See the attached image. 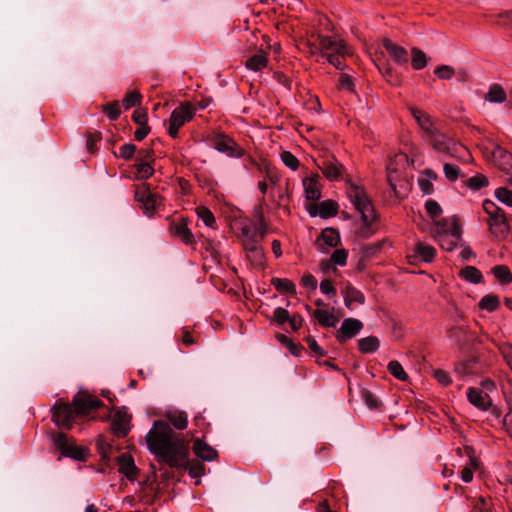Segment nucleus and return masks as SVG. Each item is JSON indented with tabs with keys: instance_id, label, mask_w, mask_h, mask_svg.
<instances>
[{
	"instance_id": "39",
	"label": "nucleus",
	"mask_w": 512,
	"mask_h": 512,
	"mask_svg": "<svg viewBox=\"0 0 512 512\" xmlns=\"http://www.w3.org/2000/svg\"><path fill=\"white\" fill-rule=\"evenodd\" d=\"M142 96L138 91H131L126 94L124 99L122 100V104L125 109H130L131 107L140 105Z\"/></svg>"
},
{
	"instance_id": "40",
	"label": "nucleus",
	"mask_w": 512,
	"mask_h": 512,
	"mask_svg": "<svg viewBox=\"0 0 512 512\" xmlns=\"http://www.w3.org/2000/svg\"><path fill=\"white\" fill-rule=\"evenodd\" d=\"M196 213L198 217L204 222V224L208 227H212L215 222V217L213 213L204 206H200L196 208Z\"/></svg>"
},
{
	"instance_id": "38",
	"label": "nucleus",
	"mask_w": 512,
	"mask_h": 512,
	"mask_svg": "<svg viewBox=\"0 0 512 512\" xmlns=\"http://www.w3.org/2000/svg\"><path fill=\"white\" fill-rule=\"evenodd\" d=\"M159 203L160 198L156 194L151 193L150 197H147V200H144L141 205L144 213L147 216H151Z\"/></svg>"
},
{
	"instance_id": "8",
	"label": "nucleus",
	"mask_w": 512,
	"mask_h": 512,
	"mask_svg": "<svg viewBox=\"0 0 512 512\" xmlns=\"http://www.w3.org/2000/svg\"><path fill=\"white\" fill-rule=\"evenodd\" d=\"M75 410L72 405L64 402L56 403L53 408L52 419L58 427L70 428L75 417Z\"/></svg>"
},
{
	"instance_id": "48",
	"label": "nucleus",
	"mask_w": 512,
	"mask_h": 512,
	"mask_svg": "<svg viewBox=\"0 0 512 512\" xmlns=\"http://www.w3.org/2000/svg\"><path fill=\"white\" fill-rule=\"evenodd\" d=\"M133 121L139 126L148 125L147 111L143 108H138L133 112Z\"/></svg>"
},
{
	"instance_id": "34",
	"label": "nucleus",
	"mask_w": 512,
	"mask_h": 512,
	"mask_svg": "<svg viewBox=\"0 0 512 512\" xmlns=\"http://www.w3.org/2000/svg\"><path fill=\"white\" fill-rule=\"evenodd\" d=\"M411 53H412V61H411L412 67L415 70L423 69L427 65V58H426L425 53L422 50L415 48V47L411 49Z\"/></svg>"
},
{
	"instance_id": "6",
	"label": "nucleus",
	"mask_w": 512,
	"mask_h": 512,
	"mask_svg": "<svg viewBox=\"0 0 512 512\" xmlns=\"http://www.w3.org/2000/svg\"><path fill=\"white\" fill-rule=\"evenodd\" d=\"M317 42L319 43V54L322 57H328L329 54L337 53L338 55L347 56L351 54L349 47L342 41L333 39L330 36L317 34Z\"/></svg>"
},
{
	"instance_id": "47",
	"label": "nucleus",
	"mask_w": 512,
	"mask_h": 512,
	"mask_svg": "<svg viewBox=\"0 0 512 512\" xmlns=\"http://www.w3.org/2000/svg\"><path fill=\"white\" fill-rule=\"evenodd\" d=\"M434 73L438 78L447 80L451 79L455 74L454 69L448 65H442L437 67Z\"/></svg>"
},
{
	"instance_id": "63",
	"label": "nucleus",
	"mask_w": 512,
	"mask_h": 512,
	"mask_svg": "<svg viewBox=\"0 0 512 512\" xmlns=\"http://www.w3.org/2000/svg\"><path fill=\"white\" fill-rule=\"evenodd\" d=\"M503 357L512 370V346H507L502 350Z\"/></svg>"
},
{
	"instance_id": "41",
	"label": "nucleus",
	"mask_w": 512,
	"mask_h": 512,
	"mask_svg": "<svg viewBox=\"0 0 512 512\" xmlns=\"http://www.w3.org/2000/svg\"><path fill=\"white\" fill-rule=\"evenodd\" d=\"M137 175L136 177L140 180L148 179L150 176H152L154 169L152 168L150 162L144 161L139 162L137 164Z\"/></svg>"
},
{
	"instance_id": "55",
	"label": "nucleus",
	"mask_w": 512,
	"mask_h": 512,
	"mask_svg": "<svg viewBox=\"0 0 512 512\" xmlns=\"http://www.w3.org/2000/svg\"><path fill=\"white\" fill-rule=\"evenodd\" d=\"M340 57H343V56L338 55L337 53L329 54L328 57H326V60L329 64L333 65L336 69L344 70L346 66L340 60Z\"/></svg>"
},
{
	"instance_id": "30",
	"label": "nucleus",
	"mask_w": 512,
	"mask_h": 512,
	"mask_svg": "<svg viewBox=\"0 0 512 512\" xmlns=\"http://www.w3.org/2000/svg\"><path fill=\"white\" fill-rule=\"evenodd\" d=\"M492 273L501 284H509L512 282V273L505 265H497L493 267Z\"/></svg>"
},
{
	"instance_id": "27",
	"label": "nucleus",
	"mask_w": 512,
	"mask_h": 512,
	"mask_svg": "<svg viewBox=\"0 0 512 512\" xmlns=\"http://www.w3.org/2000/svg\"><path fill=\"white\" fill-rule=\"evenodd\" d=\"M415 253L420 260L431 262L435 257L436 250L431 245L419 242L415 246Z\"/></svg>"
},
{
	"instance_id": "51",
	"label": "nucleus",
	"mask_w": 512,
	"mask_h": 512,
	"mask_svg": "<svg viewBox=\"0 0 512 512\" xmlns=\"http://www.w3.org/2000/svg\"><path fill=\"white\" fill-rule=\"evenodd\" d=\"M425 208L427 213L433 218L438 217L442 213L439 203L434 200H428L425 204Z\"/></svg>"
},
{
	"instance_id": "1",
	"label": "nucleus",
	"mask_w": 512,
	"mask_h": 512,
	"mask_svg": "<svg viewBox=\"0 0 512 512\" xmlns=\"http://www.w3.org/2000/svg\"><path fill=\"white\" fill-rule=\"evenodd\" d=\"M148 450L171 467L184 466L189 457V445L177 436L164 421H155L145 437Z\"/></svg>"
},
{
	"instance_id": "17",
	"label": "nucleus",
	"mask_w": 512,
	"mask_h": 512,
	"mask_svg": "<svg viewBox=\"0 0 512 512\" xmlns=\"http://www.w3.org/2000/svg\"><path fill=\"white\" fill-rule=\"evenodd\" d=\"M382 43L386 51L395 61V63H397L398 65H403L408 62V52L405 48L397 45L390 39H384Z\"/></svg>"
},
{
	"instance_id": "43",
	"label": "nucleus",
	"mask_w": 512,
	"mask_h": 512,
	"mask_svg": "<svg viewBox=\"0 0 512 512\" xmlns=\"http://www.w3.org/2000/svg\"><path fill=\"white\" fill-rule=\"evenodd\" d=\"M487 185L488 179L482 174H477L467 181V186L472 190H479Z\"/></svg>"
},
{
	"instance_id": "31",
	"label": "nucleus",
	"mask_w": 512,
	"mask_h": 512,
	"mask_svg": "<svg viewBox=\"0 0 512 512\" xmlns=\"http://www.w3.org/2000/svg\"><path fill=\"white\" fill-rule=\"evenodd\" d=\"M379 340L376 337L369 336L358 341L359 350L363 353H373L379 348Z\"/></svg>"
},
{
	"instance_id": "7",
	"label": "nucleus",
	"mask_w": 512,
	"mask_h": 512,
	"mask_svg": "<svg viewBox=\"0 0 512 512\" xmlns=\"http://www.w3.org/2000/svg\"><path fill=\"white\" fill-rule=\"evenodd\" d=\"M433 148L443 154H447L450 156H456L459 149H461V145L456 143L453 139L446 137L439 130L436 131L433 135L428 137Z\"/></svg>"
},
{
	"instance_id": "58",
	"label": "nucleus",
	"mask_w": 512,
	"mask_h": 512,
	"mask_svg": "<svg viewBox=\"0 0 512 512\" xmlns=\"http://www.w3.org/2000/svg\"><path fill=\"white\" fill-rule=\"evenodd\" d=\"M150 132V127L148 125L139 126L135 131L134 136L138 141L143 140Z\"/></svg>"
},
{
	"instance_id": "54",
	"label": "nucleus",
	"mask_w": 512,
	"mask_h": 512,
	"mask_svg": "<svg viewBox=\"0 0 512 512\" xmlns=\"http://www.w3.org/2000/svg\"><path fill=\"white\" fill-rule=\"evenodd\" d=\"M289 317V312L284 308L279 307L274 311L273 319L279 324H284L289 320Z\"/></svg>"
},
{
	"instance_id": "23",
	"label": "nucleus",
	"mask_w": 512,
	"mask_h": 512,
	"mask_svg": "<svg viewBox=\"0 0 512 512\" xmlns=\"http://www.w3.org/2000/svg\"><path fill=\"white\" fill-rule=\"evenodd\" d=\"M319 176L316 174L313 177L307 178L303 180V186L305 191V196L308 200H318L321 197V192L318 184Z\"/></svg>"
},
{
	"instance_id": "60",
	"label": "nucleus",
	"mask_w": 512,
	"mask_h": 512,
	"mask_svg": "<svg viewBox=\"0 0 512 512\" xmlns=\"http://www.w3.org/2000/svg\"><path fill=\"white\" fill-rule=\"evenodd\" d=\"M302 284L303 286L310 288V289H316L317 281L311 274L305 275L302 278Z\"/></svg>"
},
{
	"instance_id": "13",
	"label": "nucleus",
	"mask_w": 512,
	"mask_h": 512,
	"mask_svg": "<svg viewBox=\"0 0 512 512\" xmlns=\"http://www.w3.org/2000/svg\"><path fill=\"white\" fill-rule=\"evenodd\" d=\"M467 398L473 406L483 411L488 410L492 405V400L489 394L477 388H469L467 391Z\"/></svg>"
},
{
	"instance_id": "53",
	"label": "nucleus",
	"mask_w": 512,
	"mask_h": 512,
	"mask_svg": "<svg viewBox=\"0 0 512 512\" xmlns=\"http://www.w3.org/2000/svg\"><path fill=\"white\" fill-rule=\"evenodd\" d=\"M151 193L145 185L137 187L135 190V200L142 204L144 200H147V197H150Z\"/></svg>"
},
{
	"instance_id": "21",
	"label": "nucleus",
	"mask_w": 512,
	"mask_h": 512,
	"mask_svg": "<svg viewBox=\"0 0 512 512\" xmlns=\"http://www.w3.org/2000/svg\"><path fill=\"white\" fill-rule=\"evenodd\" d=\"M170 231L172 234L179 237L186 244H190L193 242V235L190 229L188 228L185 219H181L178 222H174L170 227Z\"/></svg>"
},
{
	"instance_id": "2",
	"label": "nucleus",
	"mask_w": 512,
	"mask_h": 512,
	"mask_svg": "<svg viewBox=\"0 0 512 512\" xmlns=\"http://www.w3.org/2000/svg\"><path fill=\"white\" fill-rule=\"evenodd\" d=\"M433 238L442 249L452 251L461 239V227L456 216L435 221L432 227Z\"/></svg>"
},
{
	"instance_id": "45",
	"label": "nucleus",
	"mask_w": 512,
	"mask_h": 512,
	"mask_svg": "<svg viewBox=\"0 0 512 512\" xmlns=\"http://www.w3.org/2000/svg\"><path fill=\"white\" fill-rule=\"evenodd\" d=\"M495 197L503 204L512 207V191L501 187L495 191Z\"/></svg>"
},
{
	"instance_id": "42",
	"label": "nucleus",
	"mask_w": 512,
	"mask_h": 512,
	"mask_svg": "<svg viewBox=\"0 0 512 512\" xmlns=\"http://www.w3.org/2000/svg\"><path fill=\"white\" fill-rule=\"evenodd\" d=\"M443 172H444L445 177L449 181H452V182L456 181L461 175L460 168L457 165L450 164V163L444 164Z\"/></svg>"
},
{
	"instance_id": "26",
	"label": "nucleus",
	"mask_w": 512,
	"mask_h": 512,
	"mask_svg": "<svg viewBox=\"0 0 512 512\" xmlns=\"http://www.w3.org/2000/svg\"><path fill=\"white\" fill-rule=\"evenodd\" d=\"M343 294L345 305L347 307H350L352 303L364 304L365 302L364 294L352 286H347L344 289Z\"/></svg>"
},
{
	"instance_id": "64",
	"label": "nucleus",
	"mask_w": 512,
	"mask_h": 512,
	"mask_svg": "<svg viewBox=\"0 0 512 512\" xmlns=\"http://www.w3.org/2000/svg\"><path fill=\"white\" fill-rule=\"evenodd\" d=\"M503 425L506 428L507 432L512 435V411H509L504 419H503Z\"/></svg>"
},
{
	"instance_id": "16",
	"label": "nucleus",
	"mask_w": 512,
	"mask_h": 512,
	"mask_svg": "<svg viewBox=\"0 0 512 512\" xmlns=\"http://www.w3.org/2000/svg\"><path fill=\"white\" fill-rule=\"evenodd\" d=\"M337 203L332 200L322 201L319 205H310L308 211L311 216L319 215L321 218H329L337 214Z\"/></svg>"
},
{
	"instance_id": "18",
	"label": "nucleus",
	"mask_w": 512,
	"mask_h": 512,
	"mask_svg": "<svg viewBox=\"0 0 512 512\" xmlns=\"http://www.w3.org/2000/svg\"><path fill=\"white\" fill-rule=\"evenodd\" d=\"M363 324L361 321L355 318H346L340 327L338 339L343 340L347 338H352L356 334L360 332Z\"/></svg>"
},
{
	"instance_id": "35",
	"label": "nucleus",
	"mask_w": 512,
	"mask_h": 512,
	"mask_svg": "<svg viewBox=\"0 0 512 512\" xmlns=\"http://www.w3.org/2000/svg\"><path fill=\"white\" fill-rule=\"evenodd\" d=\"M387 369L396 379L400 381H406L408 379V374L405 372L403 366L396 360L390 361L388 363Z\"/></svg>"
},
{
	"instance_id": "5",
	"label": "nucleus",
	"mask_w": 512,
	"mask_h": 512,
	"mask_svg": "<svg viewBox=\"0 0 512 512\" xmlns=\"http://www.w3.org/2000/svg\"><path fill=\"white\" fill-rule=\"evenodd\" d=\"M194 116V109L191 104L186 102L176 108L169 119L168 133L171 137L176 138L178 131L186 122L192 120Z\"/></svg>"
},
{
	"instance_id": "11",
	"label": "nucleus",
	"mask_w": 512,
	"mask_h": 512,
	"mask_svg": "<svg viewBox=\"0 0 512 512\" xmlns=\"http://www.w3.org/2000/svg\"><path fill=\"white\" fill-rule=\"evenodd\" d=\"M214 148L230 157L240 158L243 156V149L233 139L225 135H218L214 139Z\"/></svg>"
},
{
	"instance_id": "19",
	"label": "nucleus",
	"mask_w": 512,
	"mask_h": 512,
	"mask_svg": "<svg viewBox=\"0 0 512 512\" xmlns=\"http://www.w3.org/2000/svg\"><path fill=\"white\" fill-rule=\"evenodd\" d=\"M119 472L125 475L127 478L133 480L137 468L131 455L123 453L118 457Z\"/></svg>"
},
{
	"instance_id": "49",
	"label": "nucleus",
	"mask_w": 512,
	"mask_h": 512,
	"mask_svg": "<svg viewBox=\"0 0 512 512\" xmlns=\"http://www.w3.org/2000/svg\"><path fill=\"white\" fill-rule=\"evenodd\" d=\"M477 468V461L475 459H471L470 466L465 467L461 471V478L465 483H469L473 479V470Z\"/></svg>"
},
{
	"instance_id": "36",
	"label": "nucleus",
	"mask_w": 512,
	"mask_h": 512,
	"mask_svg": "<svg viewBox=\"0 0 512 512\" xmlns=\"http://www.w3.org/2000/svg\"><path fill=\"white\" fill-rule=\"evenodd\" d=\"M321 236L325 244H327L330 247L337 246L340 241L339 233L332 228H327L323 230Z\"/></svg>"
},
{
	"instance_id": "50",
	"label": "nucleus",
	"mask_w": 512,
	"mask_h": 512,
	"mask_svg": "<svg viewBox=\"0 0 512 512\" xmlns=\"http://www.w3.org/2000/svg\"><path fill=\"white\" fill-rule=\"evenodd\" d=\"M331 261L340 266H344L347 261V252L345 249H337L331 255Z\"/></svg>"
},
{
	"instance_id": "59",
	"label": "nucleus",
	"mask_w": 512,
	"mask_h": 512,
	"mask_svg": "<svg viewBox=\"0 0 512 512\" xmlns=\"http://www.w3.org/2000/svg\"><path fill=\"white\" fill-rule=\"evenodd\" d=\"M320 290L322 293L324 294H335L336 290L335 288L333 287L332 283L330 280H323L321 283H320Z\"/></svg>"
},
{
	"instance_id": "29",
	"label": "nucleus",
	"mask_w": 512,
	"mask_h": 512,
	"mask_svg": "<svg viewBox=\"0 0 512 512\" xmlns=\"http://www.w3.org/2000/svg\"><path fill=\"white\" fill-rule=\"evenodd\" d=\"M460 276L474 284H478L482 282L483 276L481 272L474 266H467L461 270Z\"/></svg>"
},
{
	"instance_id": "44",
	"label": "nucleus",
	"mask_w": 512,
	"mask_h": 512,
	"mask_svg": "<svg viewBox=\"0 0 512 512\" xmlns=\"http://www.w3.org/2000/svg\"><path fill=\"white\" fill-rule=\"evenodd\" d=\"M103 112L106 113L109 119L116 120L121 114L119 102L113 101L103 106Z\"/></svg>"
},
{
	"instance_id": "24",
	"label": "nucleus",
	"mask_w": 512,
	"mask_h": 512,
	"mask_svg": "<svg viewBox=\"0 0 512 512\" xmlns=\"http://www.w3.org/2000/svg\"><path fill=\"white\" fill-rule=\"evenodd\" d=\"M165 417L178 430H183L188 425V416L184 411L168 410Z\"/></svg>"
},
{
	"instance_id": "25",
	"label": "nucleus",
	"mask_w": 512,
	"mask_h": 512,
	"mask_svg": "<svg viewBox=\"0 0 512 512\" xmlns=\"http://www.w3.org/2000/svg\"><path fill=\"white\" fill-rule=\"evenodd\" d=\"M268 65V59L264 52L257 53L246 60L245 66L251 71H261Z\"/></svg>"
},
{
	"instance_id": "28",
	"label": "nucleus",
	"mask_w": 512,
	"mask_h": 512,
	"mask_svg": "<svg viewBox=\"0 0 512 512\" xmlns=\"http://www.w3.org/2000/svg\"><path fill=\"white\" fill-rule=\"evenodd\" d=\"M506 92L497 84L492 85L485 95V100L490 103H503L506 100Z\"/></svg>"
},
{
	"instance_id": "4",
	"label": "nucleus",
	"mask_w": 512,
	"mask_h": 512,
	"mask_svg": "<svg viewBox=\"0 0 512 512\" xmlns=\"http://www.w3.org/2000/svg\"><path fill=\"white\" fill-rule=\"evenodd\" d=\"M483 209L489 215L488 226L491 233L497 237L506 236L510 227L503 210L491 200L483 202Z\"/></svg>"
},
{
	"instance_id": "61",
	"label": "nucleus",
	"mask_w": 512,
	"mask_h": 512,
	"mask_svg": "<svg viewBox=\"0 0 512 512\" xmlns=\"http://www.w3.org/2000/svg\"><path fill=\"white\" fill-rule=\"evenodd\" d=\"M309 348L318 355H324L322 348L317 344L316 340L312 337L307 338Z\"/></svg>"
},
{
	"instance_id": "12",
	"label": "nucleus",
	"mask_w": 512,
	"mask_h": 512,
	"mask_svg": "<svg viewBox=\"0 0 512 512\" xmlns=\"http://www.w3.org/2000/svg\"><path fill=\"white\" fill-rule=\"evenodd\" d=\"M131 417L125 411H117L112 418L111 428L118 437H125L130 430Z\"/></svg>"
},
{
	"instance_id": "20",
	"label": "nucleus",
	"mask_w": 512,
	"mask_h": 512,
	"mask_svg": "<svg viewBox=\"0 0 512 512\" xmlns=\"http://www.w3.org/2000/svg\"><path fill=\"white\" fill-rule=\"evenodd\" d=\"M193 451L197 457L204 461H212L216 458L217 452L201 439H196L193 445Z\"/></svg>"
},
{
	"instance_id": "62",
	"label": "nucleus",
	"mask_w": 512,
	"mask_h": 512,
	"mask_svg": "<svg viewBox=\"0 0 512 512\" xmlns=\"http://www.w3.org/2000/svg\"><path fill=\"white\" fill-rule=\"evenodd\" d=\"M289 323L293 330H298L302 326L303 319L299 315H294L292 317H289Z\"/></svg>"
},
{
	"instance_id": "9",
	"label": "nucleus",
	"mask_w": 512,
	"mask_h": 512,
	"mask_svg": "<svg viewBox=\"0 0 512 512\" xmlns=\"http://www.w3.org/2000/svg\"><path fill=\"white\" fill-rule=\"evenodd\" d=\"M317 165L323 175L330 181L339 180L342 176L343 166L333 155L324 157Z\"/></svg>"
},
{
	"instance_id": "33",
	"label": "nucleus",
	"mask_w": 512,
	"mask_h": 512,
	"mask_svg": "<svg viewBox=\"0 0 512 512\" xmlns=\"http://www.w3.org/2000/svg\"><path fill=\"white\" fill-rule=\"evenodd\" d=\"M479 308L489 312L496 311L499 307V298L496 295L488 294L482 297L478 304Z\"/></svg>"
},
{
	"instance_id": "46",
	"label": "nucleus",
	"mask_w": 512,
	"mask_h": 512,
	"mask_svg": "<svg viewBox=\"0 0 512 512\" xmlns=\"http://www.w3.org/2000/svg\"><path fill=\"white\" fill-rule=\"evenodd\" d=\"M280 156L282 162L291 170L295 171L298 169L299 161L291 152L283 151Z\"/></svg>"
},
{
	"instance_id": "52",
	"label": "nucleus",
	"mask_w": 512,
	"mask_h": 512,
	"mask_svg": "<svg viewBox=\"0 0 512 512\" xmlns=\"http://www.w3.org/2000/svg\"><path fill=\"white\" fill-rule=\"evenodd\" d=\"M136 151V146L132 143L124 144L119 149L120 157L124 159H130Z\"/></svg>"
},
{
	"instance_id": "22",
	"label": "nucleus",
	"mask_w": 512,
	"mask_h": 512,
	"mask_svg": "<svg viewBox=\"0 0 512 512\" xmlns=\"http://www.w3.org/2000/svg\"><path fill=\"white\" fill-rule=\"evenodd\" d=\"M312 315L323 327H335L339 321V318L333 312L322 308L314 310Z\"/></svg>"
},
{
	"instance_id": "10",
	"label": "nucleus",
	"mask_w": 512,
	"mask_h": 512,
	"mask_svg": "<svg viewBox=\"0 0 512 512\" xmlns=\"http://www.w3.org/2000/svg\"><path fill=\"white\" fill-rule=\"evenodd\" d=\"M102 402L91 397L86 393H78L73 401L72 406L76 415H87L90 411L100 407Z\"/></svg>"
},
{
	"instance_id": "37",
	"label": "nucleus",
	"mask_w": 512,
	"mask_h": 512,
	"mask_svg": "<svg viewBox=\"0 0 512 512\" xmlns=\"http://www.w3.org/2000/svg\"><path fill=\"white\" fill-rule=\"evenodd\" d=\"M62 454L75 460H84L87 455V450L82 447L73 446L70 444L69 447L62 452Z\"/></svg>"
},
{
	"instance_id": "14",
	"label": "nucleus",
	"mask_w": 512,
	"mask_h": 512,
	"mask_svg": "<svg viewBox=\"0 0 512 512\" xmlns=\"http://www.w3.org/2000/svg\"><path fill=\"white\" fill-rule=\"evenodd\" d=\"M409 111L411 112L413 118L417 122L419 128L426 134L427 137L433 135L438 129L435 127L431 117L422 112L421 110L410 107Z\"/></svg>"
},
{
	"instance_id": "3",
	"label": "nucleus",
	"mask_w": 512,
	"mask_h": 512,
	"mask_svg": "<svg viewBox=\"0 0 512 512\" xmlns=\"http://www.w3.org/2000/svg\"><path fill=\"white\" fill-rule=\"evenodd\" d=\"M347 196L361 214L364 225L370 226L376 219V213L364 190L351 184L347 188Z\"/></svg>"
},
{
	"instance_id": "32",
	"label": "nucleus",
	"mask_w": 512,
	"mask_h": 512,
	"mask_svg": "<svg viewBox=\"0 0 512 512\" xmlns=\"http://www.w3.org/2000/svg\"><path fill=\"white\" fill-rule=\"evenodd\" d=\"M272 285L281 293L288 292L291 294L296 293V287L292 281L286 278H272Z\"/></svg>"
},
{
	"instance_id": "56",
	"label": "nucleus",
	"mask_w": 512,
	"mask_h": 512,
	"mask_svg": "<svg viewBox=\"0 0 512 512\" xmlns=\"http://www.w3.org/2000/svg\"><path fill=\"white\" fill-rule=\"evenodd\" d=\"M54 442L55 445L62 450V452L66 450L70 445L68 438L64 433H58L57 435H55Z\"/></svg>"
},
{
	"instance_id": "57",
	"label": "nucleus",
	"mask_w": 512,
	"mask_h": 512,
	"mask_svg": "<svg viewBox=\"0 0 512 512\" xmlns=\"http://www.w3.org/2000/svg\"><path fill=\"white\" fill-rule=\"evenodd\" d=\"M434 377L443 386H447L451 383V379L448 373L445 372L444 370H435Z\"/></svg>"
},
{
	"instance_id": "15",
	"label": "nucleus",
	"mask_w": 512,
	"mask_h": 512,
	"mask_svg": "<svg viewBox=\"0 0 512 512\" xmlns=\"http://www.w3.org/2000/svg\"><path fill=\"white\" fill-rule=\"evenodd\" d=\"M243 246L244 249L251 254L255 260H261L263 257V252L261 247L259 246V240L257 239L256 234H251V231L247 228L243 229Z\"/></svg>"
}]
</instances>
